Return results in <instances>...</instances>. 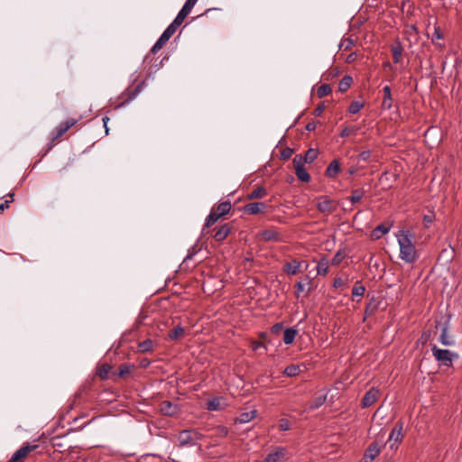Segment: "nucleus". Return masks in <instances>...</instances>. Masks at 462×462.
Returning a JSON list of instances; mask_svg holds the SVG:
<instances>
[{
	"instance_id": "obj_1",
	"label": "nucleus",
	"mask_w": 462,
	"mask_h": 462,
	"mask_svg": "<svg viewBox=\"0 0 462 462\" xmlns=\"http://www.w3.org/2000/svg\"><path fill=\"white\" fill-rule=\"evenodd\" d=\"M395 236L400 248V259L408 264L416 263L420 258V254L413 243L414 234L408 229H400Z\"/></svg>"
},
{
	"instance_id": "obj_2",
	"label": "nucleus",
	"mask_w": 462,
	"mask_h": 462,
	"mask_svg": "<svg viewBox=\"0 0 462 462\" xmlns=\"http://www.w3.org/2000/svg\"><path fill=\"white\" fill-rule=\"evenodd\" d=\"M316 207L320 213L328 216L337 210V203L327 196H320L318 198Z\"/></svg>"
},
{
	"instance_id": "obj_3",
	"label": "nucleus",
	"mask_w": 462,
	"mask_h": 462,
	"mask_svg": "<svg viewBox=\"0 0 462 462\" xmlns=\"http://www.w3.org/2000/svg\"><path fill=\"white\" fill-rule=\"evenodd\" d=\"M403 422L398 421L393 429L392 430L388 441L390 442V448H397L399 443L402 440L403 438Z\"/></svg>"
},
{
	"instance_id": "obj_4",
	"label": "nucleus",
	"mask_w": 462,
	"mask_h": 462,
	"mask_svg": "<svg viewBox=\"0 0 462 462\" xmlns=\"http://www.w3.org/2000/svg\"><path fill=\"white\" fill-rule=\"evenodd\" d=\"M432 354L433 356L438 360L439 362L443 363L445 365H450L452 363V356L453 353L448 349H440L437 347L436 346H433L432 347Z\"/></svg>"
},
{
	"instance_id": "obj_5",
	"label": "nucleus",
	"mask_w": 462,
	"mask_h": 462,
	"mask_svg": "<svg viewBox=\"0 0 462 462\" xmlns=\"http://www.w3.org/2000/svg\"><path fill=\"white\" fill-rule=\"evenodd\" d=\"M227 405L228 404L224 397L217 396L207 402L206 409L209 411H224Z\"/></svg>"
},
{
	"instance_id": "obj_6",
	"label": "nucleus",
	"mask_w": 462,
	"mask_h": 462,
	"mask_svg": "<svg viewBox=\"0 0 462 462\" xmlns=\"http://www.w3.org/2000/svg\"><path fill=\"white\" fill-rule=\"evenodd\" d=\"M36 446H23L16 450L8 462H23V460L32 451Z\"/></svg>"
},
{
	"instance_id": "obj_7",
	"label": "nucleus",
	"mask_w": 462,
	"mask_h": 462,
	"mask_svg": "<svg viewBox=\"0 0 462 462\" xmlns=\"http://www.w3.org/2000/svg\"><path fill=\"white\" fill-rule=\"evenodd\" d=\"M287 454V449L283 447H276L273 452L269 453L263 462H280Z\"/></svg>"
},
{
	"instance_id": "obj_8",
	"label": "nucleus",
	"mask_w": 462,
	"mask_h": 462,
	"mask_svg": "<svg viewBox=\"0 0 462 462\" xmlns=\"http://www.w3.org/2000/svg\"><path fill=\"white\" fill-rule=\"evenodd\" d=\"M379 397V390L373 387L369 391H367L365 396L362 399V406L369 407L373 405Z\"/></svg>"
},
{
	"instance_id": "obj_9",
	"label": "nucleus",
	"mask_w": 462,
	"mask_h": 462,
	"mask_svg": "<svg viewBox=\"0 0 462 462\" xmlns=\"http://www.w3.org/2000/svg\"><path fill=\"white\" fill-rule=\"evenodd\" d=\"M380 454V447L378 443L374 442L366 448L363 460L364 462H372Z\"/></svg>"
},
{
	"instance_id": "obj_10",
	"label": "nucleus",
	"mask_w": 462,
	"mask_h": 462,
	"mask_svg": "<svg viewBox=\"0 0 462 462\" xmlns=\"http://www.w3.org/2000/svg\"><path fill=\"white\" fill-rule=\"evenodd\" d=\"M194 435H196V432L189 430H184L180 431L178 435V440L180 442V445H193L195 443V439L193 437Z\"/></svg>"
},
{
	"instance_id": "obj_11",
	"label": "nucleus",
	"mask_w": 462,
	"mask_h": 462,
	"mask_svg": "<svg viewBox=\"0 0 462 462\" xmlns=\"http://www.w3.org/2000/svg\"><path fill=\"white\" fill-rule=\"evenodd\" d=\"M301 267V262L296 259H293L291 262H286L283 264V272L289 275H295L300 272Z\"/></svg>"
},
{
	"instance_id": "obj_12",
	"label": "nucleus",
	"mask_w": 462,
	"mask_h": 462,
	"mask_svg": "<svg viewBox=\"0 0 462 462\" xmlns=\"http://www.w3.org/2000/svg\"><path fill=\"white\" fill-rule=\"evenodd\" d=\"M178 406L169 401H163L160 404V411L167 416H173L178 412Z\"/></svg>"
},
{
	"instance_id": "obj_13",
	"label": "nucleus",
	"mask_w": 462,
	"mask_h": 462,
	"mask_svg": "<svg viewBox=\"0 0 462 462\" xmlns=\"http://www.w3.org/2000/svg\"><path fill=\"white\" fill-rule=\"evenodd\" d=\"M266 208L263 202H253L245 206V212L248 214H258L263 212Z\"/></svg>"
},
{
	"instance_id": "obj_14",
	"label": "nucleus",
	"mask_w": 462,
	"mask_h": 462,
	"mask_svg": "<svg viewBox=\"0 0 462 462\" xmlns=\"http://www.w3.org/2000/svg\"><path fill=\"white\" fill-rule=\"evenodd\" d=\"M383 99L382 106L387 110L391 109L392 106H393L391 88L389 86H385V87H383Z\"/></svg>"
},
{
	"instance_id": "obj_15",
	"label": "nucleus",
	"mask_w": 462,
	"mask_h": 462,
	"mask_svg": "<svg viewBox=\"0 0 462 462\" xmlns=\"http://www.w3.org/2000/svg\"><path fill=\"white\" fill-rule=\"evenodd\" d=\"M260 237L263 241H279L280 236L279 234L273 229L263 230L260 233Z\"/></svg>"
},
{
	"instance_id": "obj_16",
	"label": "nucleus",
	"mask_w": 462,
	"mask_h": 462,
	"mask_svg": "<svg viewBox=\"0 0 462 462\" xmlns=\"http://www.w3.org/2000/svg\"><path fill=\"white\" fill-rule=\"evenodd\" d=\"M439 340L444 346H449L454 345V340L450 336L448 335V324L442 325Z\"/></svg>"
},
{
	"instance_id": "obj_17",
	"label": "nucleus",
	"mask_w": 462,
	"mask_h": 462,
	"mask_svg": "<svg viewBox=\"0 0 462 462\" xmlns=\"http://www.w3.org/2000/svg\"><path fill=\"white\" fill-rule=\"evenodd\" d=\"M230 233V227L227 224L221 226L218 230L215 233L214 238L216 241H223Z\"/></svg>"
},
{
	"instance_id": "obj_18",
	"label": "nucleus",
	"mask_w": 462,
	"mask_h": 462,
	"mask_svg": "<svg viewBox=\"0 0 462 462\" xmlns=\"http://www.w3.org/2000/svg\"><path fill=\"white\" fill-rule=\"evenodd\" d=\"M298 331L292 328H286L283 333V342L285 345L293 343Z\"/></svg>"
},
{
	"instance_id": "obj_19",
	"label": "nucleus",
	"mask_w": 462,
	"mask_h": 462,
	"mask_svg": "<svg viewBox=\"0 0 462 462\" xmlns=\"http://www.w3.org/2000/svg\"><path fill=\"white\" fill-rule=\"evenodd\" d=\"M340 171L339 163L337 161H332L326 170V175L329 178H334Z\"/></svg>"
},
{
	"instance_id": "obj_20",
	"label": "nucleus",
	"mask_w": 462,
	"mask_h": 462,
	"mask_svg": "<svg viewBox=\"0 0 462 462\" xmlns=\"http://www.w3.org/2000/svg\"><path fill=\"white\" fill-rule=\"evenodd\" d=\"M231 209V203L229 201H224L217 205L216 208L213 210L221 217L222 216L227 214Z\"/></svg>"
},
{
	"instance_id": "obj_21",
	"label": "nucleus",
	"mask_w": 462,
	"mask_h": 462,
	"mask_svg": "<svg viewBox=\"0 0 462 462\" xmlns=\"http://www.w3.org/2000/svg\"><path fill=\"white\" fill-rule=\"evenodd\" d=\"M393 58L395 63H399L402 56V47L400 42L395 43L392 47Z\"/></svg>"
},
{
	"instance_id": "obj_22",
	"label": "nucleus",
	"mask_w": 462,
	"mask_h": 462,
	"mask_svg": "<svg viewBox=\"0 0 462 462\" xmlns=\"http://www.w3.org/2000/svg\"><path fill=\"white\" fill-rule=\"evenodd\" d=\"M300 373V366L299 365H290L285 367L283 374L289 377H293Z\"/></svg>"
},
{
	"instance_id": "obj_23",
	"label": "nucleus",
	"mask_w": 462,
	"mask_h": 462,
	"mask_svg": "<svg viewBox=\"0 0 462 462\" xmlns=\"http://www.w3.org/2000/svg\"><path fill=\"white\" fill-rule=\"evenodd\" d=\"M267 194L266 190L263 187H258L247 195L249 199H262Z\"/></svg>"
},
{
	"instance_id": "obj_24",
	"label": "nucleus",
	"mask_w": 462,
	"mask_h": 462,
	"mask_svg": "<svg viewBox=\"0 0 462 462\" xmlns=\"http://www.w3.org/2000/svg\"><path fill=\"white\" fill-rule=\"evenodd\" d=\"M390 231V227L384 225H379L376 226L372 233L373 237L379 239L381 236L387 234Z\"/></svg>"
},
{
	"instance_id": "obj_25",
	"label": "nucleus",
	"mask_w": 462,
	"mask_h": 462,
	"mask_svg": "<svg viewBox=\"0 0 462 462\" xmlns=\"http://www.w3.org/2000/svg\"><path fill=\"white\" fill-rule=\"evenodd\" d=\"M353 79L350 76H345L338 84V89L341 92H346L351 86Z\"/></svg>"
},
{
	"instance_id": "obj_26",
	"label": "nucleus",
	"mask_w": 462,
	"mask_h": 462,
	"mask_svg": "<svg viewBox=\"0 0 462 462\" xmlns=\"http://www.w3.org/2000/svg\"><path fill=\"white\" fill-rule=\"evenodd\" d=\"M295 174H296L297 178L303 182H309L310 180V176L308 173L305 167H303V168L299 167V169H296Z\"/></svg>"
},
{
	"instance_id": "obj_27",
	"label": "nucleus",
	"mask_w": 462,
	"mask_h": 462,
	"mask_svg": "<svg viewBox=\"0 0 462 462\" xmlns=\"http://www.w3.org/2000/svg\"><path fill=\"white\" fill-rule=\"evenodd\" d=\"M153 342L151 339H146L138 344V350L142 353H148L152 350Z\"/></svg>"
},
{
	"instance_id": "obj_28",
	"label": "nucleus",
	"mask_w": 462,
	"mask_h": 462,
	"mask_svg": "<svg viewBox=\"0 0 462 462\" xmlns=\"http://www.w3.org/2000/svg\"><path fill=\"white\" fill-rule=\"evenodd\" d=\"M184 333V328L179 325L176 326L172 330H171L168 334V337L171 340L178 339Z\"/></svg>"
},
{
	"instance_id": "obj_29",
	"label": "nucleus",
	"mask_w": 462,
	"mask_h": 462,
	"mask_svg": "<svg viewBox=\"0 0 462 462\" xmlns=\"http://www.w3.org/2000/svg\"><path fill=\"white\" fill-rule=\"evenodd\" d=\"M256 415V411H248V412H243L242 414H240V416L238 417L237 420L240 422V423H247L249 421H251Z\"/></svg>"
},
{
	"instance_id": "obj_30",
	"label": "nucleus",
	"mask_w": 462,
	"mask_h": 462,
	"mask_svg": "<svg viewBox=\"0 0 462 462\" xmlns=\"http://www.w3.org/2000/svg\"><path fill=\"white\" fill-rule=\"evenodd\" d=\"M67 131L64 129V127L62 125H60V124L56 126L51 133V141L54 142L55 140L59 139L60 137H61Z\"/></svg>"
},
{
	"instance_id": "obj_31",
	"label": "nucleus",
	"mask_w": 462,
	"mask_h": 462,
	"mask_svg": "<svg viewBox=\"0 0 462 462\" xmlns=\"http://www.w3.org/2000/svg\"><path fill=\"white\" fill-rule=\"evenodd\" d=\"M328 271V263L326 259H321L317 264V273L319 275H326Z\"/></svg>"
},
{
	"instance_id": "obj_32",
	"label": "nucleus",
	"mask_w": 462,
	"mask_h": 462,
	"mask_svg": "<svg viewBox=\"0 0 462 462\" xmlns=\"http://www.w3.org/2000/svg\"><path fill=\"white\" fill-rule=\"evenodd\" d=\"M143 82L140 83L135 88L134 90L133 91L132 94H130V92H127L126 94L128 95V97L125 98V100L124 102H122L120 104V106H124L125 103L133 100L134 98H135V97L143 90Z\"/></svg>"
},
{
	"instance_id": "obj_33",
	"label": "nucleus",
	"mask_w": 462,
	"mask_h": 462,
	"mask_svg": "<svg viewBox=\"0 0 462 462\" xmlns=\"http://www.w3.org/2000/svg\"><path fill=\"white\" fill-rule=\"evenodd\" d=\"M326 401L325 395H319L315 397L310 402V409H318Z\"/></svg>"
},
{
	"instance_id": "obj_34",
	"label": "nucleus",
	"mask_w": 462,
	"mask_h": 462,
	"mask_svg": "<svg viewBox=\"0 0 462 462\" xmlns=\"http://www.w3.org/2000/svg\"><path fill=\"white\" fill-rule=\"evenodd\" d=\"M318 154H319V152L316 149H312V148L309 149L304 155L306 162L307 163L313 162L316 160V158L318 157Z\"/></svg>"
},
{
	"instance_id": "obj_35",
	"label": "nucleus",
	"mask_w": 462,
	"mask_h": 462,
	"mask_svg": "<svg viewBox=\"0 0 462 462\" xmlns=\"http://www.w3.org/2000/svg\"><path fill=\"white\" fill-rule=\"evenodd\" d=\"M365 191L363 189H354L352 195L349 198L350 201L354 203L359 202L364 197Z\"/></svg>"
},
{
	"instance_id": "obj_36",
	"label": "nucleus",
	"mask_w": 462,
	"mask_h": 462,
	"mask_svg": "<svg viewBox=\"0 0 462 462\" xmlns=\"http://www.w3.org/2000/svg\"><path fill=\"white\" fill-rule=\"evenodd\" d=\"M177 28L172 25L171 23L164 30V32L162 33L161 37L163 38V40H166L167 42L170 40V38L174 34Z\"/></svg>"
},
{
	"instance_id": "obj_37",
	"label": "nucleus",
	"mask_w": 462,
	"mask_h": 462,
	"mask_svg": "<svg viewBox=\"0 0 462 462\" xmlns=\"http://www.w3.org/2000/svg\"><path fill=\"white\" fill-rule=\"evenodd\" d=\"M293 165H294V169H299L300 168H303L304 167V164L307 163L306 161H305V158L303 155L301 154H297L295 155V157L293 158Z\"/></svg>"
},
{
	"instance_id": "obj_38",
	"label": "nucleus",
	"mask_w": 462,
	"mask_h": 462,
	"mask_svg": "<svg viewBox=\"0 0 462 462\" xmlns=\"http://www.w3.org/2000/svg\"><path fill=\"white\" fill-rule=\"evenodd\" d=\"M331 93V88L328 84L321 85L317 91V94L319 97H323Z\"/></svg>"
},
{
	"instance_id": "obj_39",
	"label": "nucleus",
	"mask_w": 462,
	"mask_h": 462,
	"mask_svg": "<svg viewBox=\"0 0 462 462\" xmlns=\"http://www.w3.org/2000/svg\"><path fill=\"white\" fill-rule=\"evenodd\" d=\"M364 107V104L359 101H353L349 107L348 111L351 114H356L358 113L362 108Z\"/></svg>"
},
{
	"instance_id": "obj_40",
	"label": "nucleus",
	"mask_w": 462,
	"mask_h": 462,
	"mask_svg": "<svg viewBox=\"0 0 462 462\" xmlns=\"http://www.w3.org/2000/svg\"><path fill=\"white\" fill-rule=\"evenodd\" d=\"M187 16L188 14L180 10L178 13L177 16L175 17V19L173 20V22L171 23V24L178 28Z\"/></svg>"
},
{
	"instance_id": "obj_41",
	"label": "nucleus",
	"mask_w": 462,
	"mask_h": 462,
	"mask_svg": "<svg viewBox=\"0 0 462 462\" xmlns=\"http://www.w3.org/2000/svg\"><path fill=\"white\" fill-rule=\"evenodd\" d=\"M220 217L212 209L210 214L208 216L206 219V226H210L215 224Z\"/></svg>"
},
{
	"instance_id": "obj_42",
	"label": "nucleus",
	"mask_w": 462,
	"mask_h": 462,
	"mask_svg": "<svg viewBox=\"0 0 462 462\" xmlns=\"http://www.w3.org/2000/svg\"><path fill=\"white\" fill-rule=\"evenodd\" d=\"M166 42H167V41L163 40V38H162L160 36V38L157 40V42L152 47L151 51L152 53H156L157 51H159L165 45Z\"/></svg>"
},
{
	"instance_id": "obj_43",
	"label": "nucleus",
	"mask_w": 462,
	"mask_h": 462,
	"mask_svg": "<svg viewBox=\"0 0 462 462\" xmlns=\"http://www.w3.org/2000/svg\"><path fill=\"white\" fill-rule=\"evenodd\" d=\"M14 200V194L10 193L7 195V199L0 203V213L4 212V210L9 208V204Z\"/></svg>"
},
{
	"instance_id": "obj_44",
	"label": "nucleus",
	"mask_w": 462,
	"mask_h": 462,
	"mask_svg": "<svg viewBox=\"0 0 462 462\" xmlns=\"http://www.w3.org/2000/svg\"><path fill=\"white\" fill-rule=\"evenodd\" d=\"M365 287L362 285L356 284L352 290L353 296L361 297L365 293Z\"/></svg>"
},
{
	"instance_id": "obj_45",
	"label": "nucleus",
	"mask_w": 462,
	"mask_h": 462,
	"mask_svg": "<svg viewBox=\"0 0 462 462\" xmlns=\"http://www.w3.org/2000/svg\"><path fill=\"white\" fill-rule=\"evenodd\" d=\"M77 122H78L77 119L69 118V119H67L64 122H61L60 125H62L64 127V129L66 131H68L69 128H71L73 125H75L77 124Z\"/></svg>"
},
{
	"instance_id": "obj_46",
	"label": "nucleus",
	"mask_w": 462,
	"mask_h": 462,
	"mask_svg": "<svg viewBox=\"0 0 462 462\" xmlns=\"http://www.w3.org/2000/svg\"><path fill=\"white\" fill-rule=\"evenodd\" d=\"M77 122H78L77 119L69 118V119H67L64 122H61L60 125H62L64 127V129L66 131H68L69 128H71L73 125H75L77 124Z\"/></svg>"
},
{
	"instance_id": "obj_47",
	"label": "nucleus",
	"mask_w": 462,
	"mask_h": 462,
	"mask_svg": "<svg viewBox=\"0 0 462 462\" xmlns=\"http://www.w3.org/2000/svg\"><path fill=\"white\" fill-rule=\"evenodd\" d=\"M290 421L287 419H281L278 423V428L280 430L285 431L290 430Z\"/></svg>"
},
{
	"instance_id": "obj_48",
	"label": "nucleus",
	"mask_w": 462,
	"mask_h": 462,
	"mask_svg": "<svg viewBox=\"0 0 462 462\" xmlns=\"http://www.w3.org/2000/svg\"><path fill=\"white\" fill-rule=\"evenodd\" d=\"M443 38V34L439 26L434 27V33L432 38V42L435 43V40H440Z\"/></svg>"
},
{
	"instance_id": "obj_49",
	"label": "nucleus",
	"mask_w": 462,
	"mask_h": 462,
	"mask_svg": "<svg viewBox=\"0 0 462 462\" xmlns=\"http://www.w3.org/2000/svg\"><path fill=\"white\" fill-rule=\"evenodd\" d=\"M370 157H371V152L370 151H363L360 154H359V159L361 161H364V162H368L370 160Z\"/></svg>"
},
{
	"instance_id": "obj_50",
	"label": "nucleus",
	"mask_w": 462,
	"mask_h": 462,
	"mask_svg": "<svg viewBox=\"0 0 462 462\" xmlns=\"http://www.w3.org/2000/svg\"><path fill=\"white\" fill-rule=\"evenodd\" d=\"M295 287H296V292H295L296 297L300 298V293L304 291L305 285L302 282H299L296 283Z\"/></svg>"
},
{
	"instance_id": "obj_51",
	"label": "nucleus",
	"mask_w": 462,
	"mask_h": 462,
	"mask_svg": "<svg viewBox=\"0 0 462 462\" xmlns=\"http://www.w3.org/2000/svg\"><path fill=\"white\" fill-rule=\"evenodd\" d=\"M109 370H110V367L107 365V366H103L100 370H99V375L101 378H106L107 377V374L109 373Z\"/></svg>"
},
{
	"instance_id": "obj_52",
	"label": "nucleus",
	"mask_w": 462,
	"mask_h": 462,
	"mask_svg": "<svg viewBox=\"0 0 462 462\" xmlns=\"http://www.w3.org/2000/svg\"><path fill=\"white\" fill-rule=\"evenodd\" d=\"M434 219V216L432 214L430 215H425L423 217V221L426 226H429Z\"/></svg>"
},
{
	"instance_id": "obj_53",
	"label": "nucleus",
	"mask_w": 462,
	"mask_h": 462,
	"mask_svg": "<svg viewBox=\"0 0 462 462\" xmlns=\"http://www.w3.org/2000/svg\"><path fill=\"white\" fill-rule=\"evenodd\" d=\"M344 280L340 277H337L334 280L333 287L337 289L344 285Z\"/></svg>"
},
{
	"instance_id": "obj_54",
	"label": "nucleus",
	"mask_w": 462,
	"mask_h": 462,
	"mask_svg": "<svg viewBox=\"0 0 462 462\" xmlns=\"http://www.w3.org/2000/svg\"><path fill=\"white\" fill-rule=\"evenodd\" d=\"M353 131H354L353 129H351V128H349V127L346 126V127L341 131V133H340V136H341V137H346V136H348L349 134H351L353 133Z\"/></svg>"
},
{
	"instance_id": "obj_55",
	"label": "nucleus",
	"mask_w": 462,
	"mask_h": 462,
	"mask_svg": "<svg viewBox=\"0 0 462 462\" xmlns=\"http://www.w3.org/2000/svg\"><path fill=\"white\" fill-rule=\"evenodd\" d=\"M129 373V367L127 365H122L119 368V375L124 376Z\"/></svg>"
},
{
	"instance_id": "obj_56",
	"label": "nucleus",
	"mask_w": 462,
	"mask_h": 462,
	"mask_svg": "<svg viewBox=\"0 0 462 462\" xmlns=\"http://www.w3.org/2000/svg\"><path fill=\"white\" fill-rule=\"evenodd\" d=\"M260 347H264L265 348V346L261 342H257V341L252 342V348H253V350L256 351Z\"/></svg>"
},
{
	"instance_id": "obj_57",
	"label": "nucleus",
	"mask_w": 462,
	"mask_h": 462,
	"mask_svg": "<svg viewBox=\"0 0 462 462\" xmlns=\"http://www.w3.org/2000/svg\"><path fill=\"white\" fill-rule=\"evenodd\" d=\"M192 8V6L185 3L180 10L183 11L185 14H189L191 12Z\"/></svg>"
},
{
	"instance_id": "obj_58",
	"label": "nucleus",
	"mask_w": 462,
	"mask_h": 462,
	"mask_svg": "<svg viewBox=\"0 0 462 462\" xmlns=\"http://www.w3.org/2000/svg\"><path fill=\"white\" fill-rule=\"evenodd\" d=\"M323 110H324V105H320V106H319L315 109V111H314V115H315V116H319V115H321V113L323 112Z\"/></svg>"
},
{
	"instance_id": "obj_59",
	"label": "nucleus",
	"mask_w": 462,
	"mask_h": 462,
	"mask_svg": "<svg viewBox=\"0 0 462 462\" xmlns=\"http://www.w3.org/2000/svg\"><path fill=\"white\" fill-rule=\"evenodd\" d=\"M352 44V42L349 40H346L340 43V48L345 46L346 49L349 48V46Z\"/></svg>"
},
{
	"instance_id": "obj_60",
	"label": "nucleus",
	"mask_w": 462,
	"mask_h": 462,
	"mask_svg": "<svg viewBox=\"0 0 462 462\" xmlns=\"http://www.w3.org/2000/svg\"><path fill=\"white\" fill-rule=\"evenodd\" d=\"M109 118L107 116H105L103 118V123H104V127H105V130H106V134H108V127H107V122H108Z\"/></svg>"
},
{
	"instance_id": "obj_61",
	"label": "nucleus",
	"mask_w": 462,
	"mask_h": 462,
	"mask_svg": "<svg viewBox=\"0 0 462 462\" xmlns=\"http://www.w3.org/2000/svg\"><path fill=\"white\" fill-rule=\"evenodd\" d=\"M316 127V125L314 123H309L307 125H306V129L308 131H313Z\"/></svg>"
},
{
	"instance_id": "obj_62",
	"label": "nucleus",
	"mask_w": 462,
	"mask_h": 462,
	"mask_svg": "<svg viewBox=\"0 0 462 462\" xmlns=\"http://www.w3.org/2000/svg\"><path fill=\"white\" fill-rule=\"evenodd\" d=\"M356 59V54L355 53H351L348 57H347V61L350 62L352 60H354Z\"/></svg>"
},
{
	"instance_id": "obj_63",
	"label": "nucleus",
	"mask_w": 462,
	"mask_h": 462,
	"mask_svg": "<svg viewBox=\"0 0 462 462\" xmlns=\"http://www.w3.org/2000/svg\"><path fill=\"white\" fill-rule=\"evenodd\" d=\"M419 341H421V343L424 344L427 341V336L423 334Z\"/></svg>"
},
{
	"instance_id": "obj_64",
	"label": "nucleus",
	"mask_w": 462,
	"mask_h": 462,
	"mask_svg": "<svg viewBox=\"0 0 462 462\" xmlns=\"http://www.w3.org/2000/svg\"><path fill=\"white\" fill-rule=\"evenodd\" d=\"M291 150L288 151L287 152H284L283 156L288 158L291 155Z\"/></svg>"
}]
</instances>
